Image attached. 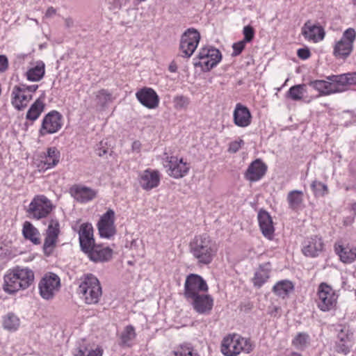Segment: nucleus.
<instances>
[{
    "mask_svg": "<svg viewBox=\"0 0 356 356\" xmlns=\"http://www.w3.org/2000/svg\"><path fill=\"white\" fill-rule=\"evenodd\" d=\"M70 193L77 202L81 203L92 200L97 195L96 191L81 185H74L70 188Z\"/></svg>",
    "mask_w": 356,
    "mask_h": 356,
    "instance_id": "24",
    "label": "nucleus"
},
{
    "mask_svg": "<svg viewBox=\"0 0 356 356\" xmlns=\"http://www.w3.org/2000/svg\"><path fill=\"white\" fill-rule=\"evenodd\" d=\"M318 306L321 311H329L335 306L337 297L330 286L321 283L318 286Z\"/></svg>",
    "mask_w": 356,
    "mask_h": 356,
    "instance_id": "14",
    "label": "nucleus"
},
{
    "mask_svg": "<svg viewBox=\"0 0 356 356\" xmlns=\"http://www.w3.org/2000/svg\"><path fill=\"white\" fill-rule=\"evenodd\" d=\"M243 33L244 35L243 41L245 43L250 42L253 40L254 36V31L251 26H245L243 28Z\"/></svg>",
    "mask_w": 356,
    "mask_h": 356,
    "instance_id": "48",
    "label": "nucleus"
},
{
    "mask_svg": "<svg viewBox=\"0 0 356 356\" xmlns=\"http://www.w3.org/2000/svg\"><path fill=\"white\" fill-rule=\"evenodd\" d=\"M56 13V10L52 7L50 6L47 8L46 13H45V17L47 18L52 17L54 15H55Z\"/></svg>",
    "mask_w": 356,
    "mask_h": 356,
    "instance_id": "55",
    "label": "nucleus"
},
{
    "mask_svg": "<svg viewBox=\"0 0 356 356\" xmlns=\"http://www.w3.org/2000/svg\"><path fill=\"white\" fill-rule=\"evenodd\" d=\"M51 202L44 195H36L28 209L29 214L37 220L46 218L52 211Z\"/></svg>",
    "mask_w": 356,
    "mask_h": 356,
    "instance_id": "12",
    "label": "nucleus"
},
{
    "mask_svg": "<svg viewBox=\"0 0 356 356\" xmlns=\"http://www.w3.org/2000/svg\"><path fill=\"white\" fill-rule=\"evenodd\" d=\"M188 302L192 305L193 309L199 314L209 315L213 307V298L209 294L202 293Z\"/></svg>",
    "mask_w": 356,
    "mask_h": 356,
    "instance_id": "18",
    "label": "nucleus"
},
{
    "mask_svg": "<svg viewBox=\"0 0 356 356\" xmlns=\"http://www.w3.org/2000/svg\"><path fill=\"white\" fill-rule=\"evenodd\" d=\"M352 1L354 5H356V0H353Z\"/></svg>",
    "mask_w": 356,
    "mask_h": 356,
    "instance_id": "61",
    "label": "nucleus"
},
{
    "mask_svg": "<svg viewBox=\"0 0 356 356\" xmlns=\"http://www.w3.org/2000/svg\"><path fill=\"white\" fill-rule=\"evenodd\" d=\"M323 243L321 237L312 236L305 240L302 245V253L307 257H314L323 250Z\"/></svg>",
    "mask_w": 356,
    "mask_h": 356,
    "instance_id": "26",
    "label": "nucleus"
},
{
    "mask_svg": "<svg viewBox=\"0 0 356 356\" xmlns=\"http://www.w3.org/2000/svg\"><path fill=\"white\" fill-rule=\"evenodd\" d=\"M257 217L259 227L263 235L268 239H272L274 235L275 229L271 216L266 211L260 210L258 213Z\"/></svg>",
    "mask_w": 356,
    "mask_h": 356,
    "instance_id": "30",
    "label": "nucleus"
},
{
    "mask_svg": "<svg viewBox=\"0 0 356 356\" xmlns=\"http://www.w3.org/2000/svg\"><path fill=\"white\" fill-rule=\"evenodd\" d=\"M102 348L83 342L74 351V356H102Z\"/></svg>",
    "mask_w": 356,
    "mask_h": 356,
    "instance_id": "31",
    "label": "nucleus"
},
{
    "mask_svg": "<svg viewBox=\"0 0 356 356\" xmlns=\"http://www.w3.org/2000/svg\"><path fill=\"white\" fill-rule=\"evenodd\" d=\"M352 209L356 212V202L353 204Z\"/></svg>",
    "mask_w": 356,
    "mask_h": 356,
    "instance_id": "60",
    "label": "nucleus"
},
{
    "mask_svg": "<svg viewBox=\"0 0 356 356\" xmlns=\"http://www.w3.org/2000/svg\"><path fill=\"white\" fill-rule=\"evenodd\" d=\"M274 309H275V310H277V309H278V308H277V307H275Z\"/></svg>",
    "mask_w": 356,
    "mask_h": 356,
    "instance_id": "62",
    "label": "nucleus"
},
{
    "mask_svg": "<svg viewBox=\"0 0 356 356\" xmlns=\"http://www.w3.org/2000/svg\"><path fill=\"white\" fill-rule=\"evenodd\" d=\"M200 40V33L193 28L188 29L181 37L179 44L181 56L184 58H190L195 51Z\"/></svg>",
    "mask_w": 356,
    "mask_h": 356,
    "instance_id": "8",
    "label": "nucleus"
},
{
    "mask_svg": "<svg viewBox=\"0 0 356 356\" xmlns=\"http://www.w3.org/2000/svg\"><path fill=\"white\" fill-rule=\"evenodd\" d=\"M268 263L260 265L254 273L252 282L254 286L260 288L269 278L270 269Z\"/></svg>",
    "mask_w": 356,
    "mask_h": 356,
    "instance_id": "32",
    "label": "nucleus"
},
{
    "mask_svg": "<svg viewBox=\"0 0 356 356\" xmlns=\"http://www.w3.org/2000/svg\"><path fill=\"white\" fill-rule=\"evenodd\" d=\"M341 92L347 91L351 86H356V72L337 74Z\"/></svg>",
    "mask_w": 356,
    "mask_h": 356,
    "instance_id": "35",
    "label": "nucleus"
},
{
    "mask_svg": "<svg viewBox=\"0 0 356 356\" xmlns=\"http://www.w3.org/2000/svg\"><path fill=\"white\" fill-rule=\"evenodd\" d=\"M293 283L287 280L277 282L273 287V291L279 297L286 298L293 291Z\"/></svg>",
    "mask_w": 356,
    "mask_h": 356,
    "instance_id": "37",
    "label": "nucleus"
},
{
    "mask_svg": "<svg viewBox=\"0 0 356 356\" xmlns=\"http://www.w3.org/2000/svg\"><path fill=\"white\" fill-rule=\"evenodd\" d=\"M60 287V277L53 273L45 274L38 284L40 295L45 300L52 299L59 291Z\"/></svg>",
    "mask_w": 356,
    "mask_h": 356,
    "instance_id": "10",
    "label": "nucleus"
},
{
    "mask_svg": "<svg viewBox=\"0 0 356 356\" xmlns=\"http://www.w3.org/2000/svg\"><path fill=\"white\" fill-rule=\"evenodd\" d=\"M95 152L99 156H103L107 153V149L102 147V142H101L99 147L95 149Z\"/></svg>",
    "mask_w": 356,
    "mask_h": 356,
    "instance_id": "54",
    "label": "nucleus"
},
{
    "mask_svg": "<svg viewBox=\"0 0 356 356\" xmlns=\"http://www.w3.org/2000/svg\"><path fill=\"white\" fill-rule=\"evenodd\" d=\"M245 46V42H243V40L239 41L236 43H234L232 45L233 52H232V55L233 56H238L242 52V51L244 49Z\"/></svg>",
    "mask_w": 356,
    "mask_h": 356,
    "instance_id": "49",
    "label": "nucleus"
},
{
    "mask_svg": "<svg viewBox=\"0 0 356 356\" xmlns=\"http://www.w3.org/2000/svg\"><path fill=\"white\" fill-rule=\"evenodd\" d=\"M79 239L81 250L84 252H87L95 243L93 238V228L90 223H83L81 225L79 230Z\"/></svg>",
    "mask_w": 356,
    "mask_h": 356,
    "instance_id": "21",
    "label": "nucleus"
},
{
    "mask_svg": "<svg viewBox=\"0 0 356 356\" xmlns=\"http://www.w3.org/2000/svg\"><path fill=\"white\" fill-rule=\"evenodd\" d=\"M8 67V60L6 56L0 55V72H5Z\"/></svg>",
    "mask_w": 356,
    "mask_h": 356,
    "instance_id": "52",
    "label": "nucleus"
},
{
    "mask_svg": "<svg viewBox=\"0 0 356 356\" xmlns=\"http://www.w3.org/2000/svg\"><path fill=\"white\" fill-rule=\"evenodd\" d=\"M34 281V273L28 268L16 267L4 276L3 289L12 294L29 288Z\"/></svg>",
    "mask_w": 356,
    "mask_h": 356,
    "instance_id": "2",
    "label": "nucleus"
},
{
    "mask_svg": "<svg viewBox=\"0 0 356 356\" xmlns=\"http://www.w3.org/2000/svg\"><path fill=\"white\" fill-rule=\"evenodd\" d=\"M309 85L318 91L321 95H329L341 92L339 86L338 85L337 75L327 76L326 80L310 81Z\"/></svg>",
    "mask_w": 356,
    "mask_h": 356,
    "instance_id": "15",
    "label": "nucleus"
},
{
    "mask_svg": "<svg viewBox=\"0 0 356 356\" xmlns=\"http://www.w3.org/2000/svg\"><path fill=\"white\" fill-rule=\"evenodd\" d=\"M60 152L56 147H50L40 155V162L38 165L40 171H46L54 168L60 161Z\"/></svg>",
    "mask_w": 356,
    "mask_h": 356,
    "instance_id": "19",
    "label": "nucleus"
},
{
    "mask_svg": "<svg viewBox=\"0 0 356 356\" xmlns=\"http://www.w3.org/2000/svg\"><path fill=\"white\" fill-rule=\"evenodd\" d=\"M208 285L206 281L197 274H190L186 277L184 283V297L187 300H191L201 293L208 291Z\"/></svg>",
    "mask_w": 356,
    "mask_h": 356,
    "instance_id": "9",
    "label": "nucleus"
},
{
    "mask_svg": "<svg viewBox=\"0 0 356 356\" xmlns=\"http://www.w3.org/2000/svg\"><path fill=\"white\" fill-rule=\"evenodd\" d=\"M62 115L56 111H51L42 119L39 134L44 136L47 134H53L58 132L62 127Z\"/></svg>",
    "mask_w": 356,
    "mask_h": 356,
    "instance_id": "13",
    "label": "nucleus"
},
{
    "mask_svg": "<svg viewBox=\"0 0 356 356\" xmlns=\"http://www.w3.org/2000/svg\"><path fill=\"white\" fill-rule=\"evenodd\" d=\"M356 39V31L353 28L347 29L341 39L333 47V55L337 59L346 60L353 51V44Z\"/></svg>",
    "mask_w": 356,
    "mask_h": 356,
    "instance_id": "5",
    "label": "nucleus"
},
{
    "mask_svg": "<svg viewBox=\"0 0 356 356\" xmlns=\"http://www.w3.org/2000/svg\"><path fill=\"white\" fill-rule=\"evenodd\" d=\"M11 96L12 104L18 111L24 109L32 99L31 94H27L26 90L17 86L13 88Z\"/></svg>",
    "mask_w": 356,
    "mask_h": 356,
    "instance_id": "29",
    "label": "nucleus"
},
{
    "mask_svg": "<svg viewBox=\"0 0 356 356\" xmlns=\"http://www.w3.org/2000/svg\"><path fill=\"white\" fill-rule=\"evenodd\" d=\"M234 124L239 127H246L251 123L252 115L248 108L241 103L236 105L233 113Z\"/></svg>",
    "mask_w": 356,
    "mask_h": 356,
    "instance_id": "28",
    "label": "nucleus"
},
{
    "mask_svg": "<svg viewBox=\"0 0 356 356\" xmlns=\"http://www.w3.org/2000/svg\"><path fill=\"white\" fill-rule=\"evenodd\" d=\"M38 88V85H31V86H29L23 85L21 86V88L23 89L24 90H26L27 94H31V95L37 90Z\"/></svg>",
    "mask_w": 356,
    "mask_h": 356,
    "instance_id": "53",
    "label": "nucleus"
},
{
    "mask_svg": "<svg viewBox=\"0 0 356 356\" xmlns=\"http://www.w3.org/2000/svg\"><path fill=\"white\" fill-rule=\"evenodd\" d=\"M136 97L139 102L147 108L153 109L159 106V97L151 88H143L138 90Z\"/></svg>",
    "mask_w": 356,
    "mask_h": 356,
    "instance_id": "22",
    "label": "nucleus"
},
{
    "mask_svg": "<svg viewBox=\"0 0 356 356\" xmlns=\"http://www.w3.org/2000/svg\"><path fill=\"white\" fill-rule=\"evenodd\" d=\"M64 21L67 28H72L74 26V20L72 17H66L64 19Z\"/></svg>",
    "mask_w": 356,
    "mask_h": 356,
    "instance_id": "57",
    "label": "nucleus"
},
{
    "mask_svg": "<svg viewBox=\"0 0 356 356\" xmlns=\"http://www.w3.org/2000/svg\"><path fill=\"white\" fill-rule=\"evenodd\" d=\"M85 254L94 262H105L111 259L113 250L108 247L95 244Z\"/></svg>",
    "mask_w": 356,
    "mask_h": 356,
    "instance_id": "23",
    "label": "nucleus"
},
{
    "mask_svg": "<svg viewBox=\"0 0 356 356\" xmlns=\"http://www.w3.org/2000/svg\"><path fill=\"white\" fill-rule=\"evenodd\" d=\"M305 92V85L298 84L291 87L286 95L294 101H299L302 99Z\"/></svg>",
    "mask_w": 356,
    "mask_h": 356,
    "instance_id": "44",
    "label": "nucleus"
},
{
    "mask_svg": "<svg viewBox=\"0 0 356 356\" xmlns=\"http://www.w3.org/2000/svg\"><path fill=\"white\" fill-rule=\"evenodd\" d=\"M160 175L159 171L152 169L144 170L140 175L139 184L146 191L152 190L159 186Z\"/></svg>",
    "mask_w": 356,
    "mask_h": 356,
    "instance_id": "25",
    "label": "nucleus"
},
{
    "mask_svg": "<svg viewBox=\"0 0 356 356\" xmlns=\"http://www.w3.org/2000/svg\"><path fill=\"white\" fill-rule=\"evenodd\" d=\"M114 222L115 212L112 209H108L101 216L97 223L98 231L102 238H111L116 234Z\"/></svg>",
    "mask_w": 356,
    "mask_h": 356,
    "instance_id": "16",
    "label": "nucleus"
},
{
    "mask_svg": "<svg viewBox=\"0 0 356 356\" xmlns=\"http://www.w3.org/2000/svg\"><path fill=\"white\" fill-rule=\"evenodd\" d=\"M175 356H200L197 350L189 344L179 346L175 351Z\"/></svg>",
    "mask_w": 356,
    "mask_h": 356,
    "instance_id": "45",
    "label": "nucleus"
},
{
    "mask_svg": "<svg viewBox=\"0 0 356 356\" xmlns=\"http://www.w3.org/2000/svg\"><path fill=\"white\" fill-rule=\"evenodd\" d=\"M44 104L40 99H38L29 108L26 118L32 122L36 120L44 110Z\"/></svg>",
    "mask_w": 356,
    "mask_h": 356,
    "instance_id": "39",
    "label": "nucleus"
},
{
    "mask_svg": "<svg viewBox=\"0 0 356 356\" xmlns=\"http://www.w3.org/2000/svg\"><path fill=\"white\" fill-rule=\"evenodd\" d=\"M334 250L340 257V260L345 264H350L356 259V248H350L341 245H335Z\"/></svg>",
    "mask_w": 356,
    "mask_h": 356,
    "instance_id": "34",
    "label": "nucleus"
},
{
    "mask_svg": "<svg viewBox=\"0 0 356 356\" xmlns=\"http://www.w3.org/2000/svg\"><path fill=\"white\" fill-rule=\"evenodd\" d=\"M141 147V143L138 140H135L133 142L131 148L133 151H136L137 152H140Z\"/></svg>",
    "mask_w": 356,
    "mask_h": 356,
    "instance_id": "56",
    "label": "nucleus"
},
{
    "mask_svg": "<svg viewBox=\"0 0 356 356\" xmlns=\"http://www.w3.org/2000/svg\"><path fill=\"white\" fill-rule=\"evenodd\" d=\"M163 166L167 168L168 175L175 179L184 177L189 170V165L183 161L182 159H179L177 156H169L164 153L163 157Z\"/></svg>",
    "mask_w": 356,
    "mask_h": 356,
    "instance_id": "11",
    "label": "nucleus"
},
{
    "mask_svg": "<svg viewBox=\"0 0 356 356\" xmlns=\"http://www.w3.org/2000/svg\"><path fill=\"white\" fill-rule=\"evenodd\" d=\"M20 325V320L17 315L10 312L3 316V327L10 332L16 331Z\"/></svg>",
    "mask_w": 356,
    "mask_h": 356,
    "instance_id": "40",
    "label": "nucleus"
},
{
    "mask_svg": "<svg viewBox=\"0 0 356 356\" xmlns=\"http://www.w3.org/2000/svg\"><path fill=\"white\" fill-rule=\"evenodd\" d=\"M297 55L300 58L305 60L310 57L311 53L307 48H301L298 50Z\"/></svg>",
    "mask_w": 356,
    "mask_h": 356,
    "instance_id": "51",
    "label": "nucleus"
},
{
    "mask_svg": "<svg viewBox=\"0 0 356 356\" xmlns=\"http://www.w3.org/2000/svg\"><path fill=\"white\" fill-rule=\"evenodd\" d=\"M177 70V66L176 65L175 63L172 62L170 63V65H169V70L171 72H175Z\"/></svg>",
    "mask_w": 356,
    "mask_h": 356,
    "instance_id": "58",
    "label": "nucleus"
},
{
    "mask_svg": "<svg viewBox=\"0 0 356 356\" xmlns=\"http://www.w3.org/2000/svg\"><path fill=\"white\" fill-rule=\"evenodd\" d=\"M135 329L132 325H127L121 334V345L130 347L132 345V341L136 337Z\"/></svg>",
    "mask_w": 356,
    "mask_h": 356,
    "instance_id": "42",
    "label": "nucleus"
},
{
    "mask_svg": "<svg viewBox=\"0 0 356 356\" xmlns=\"http://www.w3.org/2000/svg\"><path fill=\"white\" fill-rule=\"evenodd\" d=\"M289 208L292 211L300 209L304 201V193L302 191L293 190L288 193L286 196Z\"/></svg>",
    "mask_w": 356,
    "mask_h": 356,
    "instance_id": "33",
    "label": "nucleus"
},
{
    "mask_svg": "<svg viewBox=\"0 0 356 356\" xmlns=\"http://www.w3.org/2000/svg\"><path fill=\"white\" fill-rule=\"evenodd\" d=\"M252 350L250 339L233 334L225 337L221 344V352L225 356H236L241 352L249 353Z\"/></svg>",
    "mask_w": 356,
    "mask_h": 356,
    "instance_id": "4",
    "label": "nucleus"
},
{
    "mask_svg": "<svg viewBox=\"0 0 356 356\" xmlns=\"http://www.w3.org/2000/svg\"><path fill=\"white\" fill-rule=\"evenodd\" d=\"M97 106L104 108L113 101L112 94L106 89H101L95 93Z\"/></svg>",
    "mask_w": 356,
    "mask_h": 356,
    "instance_id": "41",
    "label": "nucleus"
},
{
    "mask_svg": "<svg viewBox=\"0 0 356 356\" xmlns=\"http://www.w3.org/2000/svg\"><path fill=\"white\" fill-rule=\"evenodd\" d=\"M291 356H302V355H301V354H300V353H295V352H294V353H292L291 354Z\"/></svg>",
    "mask_w": 356,
    "mask_h": 356,
    "instance_id": "59",
    "label": "nucleus"
},
{
    "mask_svg": "<svg viewBox=\"0 0 356 356\" xmlns=\"http://www.w3.org/2000/svg\"><path fill=\"white\" fill-rule=\"evenodd\" d=\"M243 143H244V142L243 140L232 142L229 144V152H232V153H236V152H238L239 150V149L241 147V145H243Z\"/></svg>",
    "mask_w": 356,
    "mask_h": 356,
    "instance_id": "50",
    "label": "nucleus"
},
{
    "mask_svg": "<svg viewBox=\"0 0 356 356\" xmlns=\"http://www.w3.org/2000/svg\"><path fill=\"white\" fill-rule=\"evenodd\" d=\"M310 337L306 332H299L292 340V345L298 350H304L309 343Z\"/></svg>",
    "mask_w": 356,
    "mask_h": 356,
    "instance_id": "43",
    "label": "nucleus"
},
{
    "mask_svg": "<svg viewBox=\"0 0 356 356\" xmlns=\"http://www.w3.org/2000/svg\"><path fill=\"white\" fill-rule=\"evenodd\" d=\"M189 97L184 95H177L173 99L174 107L177 111L186 110L190 105Z\"/></svg>",
    "mask_w": 356,
    "mask_h": 356,
    "instance_id": "47",
    "label": "nucleus"
},
{
    "mask_svg": "<svg viewBox=\"0 0 356 356\" xmlns=\"http://www.w3.org/2000/svg\"><path fill=\"white\" fill-rule=\"evenodd\" d=\"M77 292L81 298L88 305L98 303L102 295L99 281L92 274L86 275L81 279Z\"/></svg>",
    "mask_w": 356,
    "mask_h": 356,
    "instance_id": "3",
    "label": "nucleus"
},
{
    "mask_svg": "<svg viewBox=\"0 0 356 356\" xmlns=\"http://www.w3.org/2000/svg\"><path fill=\"white\" fill-rule=\"evenodd\" d=\"M337 333L335 350L339 353L348 354L354 344V333L349 325L338 324L335 325Z\"/></svg>",
    "mask_w": 356,
    "mask_h": 356,
    "instance_id": "7",
    "label": "nucleus"
},
{
    "mask_svg": "<svg viewBox=\"0 0 356 356\" xmlns=\"http://www.w3.org/2000/svg\"><path fill=\"white\" fill-rule=\"evenodd\" d=\"M45 72V65L43 61L38 60L35 63V65L31 67L26 73V78L29 81H38L41 80Z\"/></svg>",
    "mask_w": 356,
    "mask_h": 356,
    "instance_id": "36",
    "label": "nucleus"
},
{
    "mask_svg": "<svg viewBox=\"0 0 356 356\" xmlns=\"http://www.w3.org/2000/svg\"><path fill=\"white\" fill-rule=\"evenodd\" d=\"M268 167L260 159L253 161L244 173V177L250 182L260 180L266 173Z\"/></svg>",
    "mask_w": 356,
    "mask_h": 356,
    "instance_id": "20",
    "label": "nucleus"
},
{
    "mask_svg": "<svg viewBox=\"0 0 356 356\" xmlns=\"http://www.w3.org/2000/svg\"><path fill=\"white\" fill-rule=\"evenodd\" d=\"M222 59L220 51L213 47L202 48L197 55V58H194L193 65L196 67H200L204 72H208L214 67Z\"/></svg>",
    "mask_w": 356,
    "mask_h": 356,
    "instance_id": "6",
    "label": "nucleus"
},
{
    "mask_svg": "<svg viewBox=\"0 0 356 356\" xmlns=\"http://www.w3.org/2000/svg\"><path fill=\"white\" fill-rule=\"evenodd\" d=\"M302 33L306 39L314 42L323 40L325 34L321 26L313 24L310 21L305 22L302 28Z\"/></svg>",
    "mask_w": 356,
    "mask_h": 356,
    "instance_id": "27",
    "label": "nucleus"
},
{
    "mask_svg": "<svg viewBox=\"0 0 356 356\" xmlns=\"http://www.w3.org/2000/svg\"><path fill=\"white\" fill-rule=\"evenodd\" d=\"M60 233V225L57 220L51 219L46 231V236L43 244L45 255H50L55 247Z\"/></svg>",
    "mask_w": 356,
    "mask_h": 356,
    "instance_id": "17",
    "label": "nucleus"
},
{
    "mask_svg": "<svg viewBox=\"0 0 356 356\" xmlns=\"http://www.w3.org/2000/svg\"><path fill=\"white\" fill-rule=\"evenodd\" d=\"M22 233L24 238L30 240L33 244L40 243V232L31 222L26 221L24 223Z\"/></svg>",
    "mask_w": 356,
    "mask_h": 356,
    "instance_id": "38",
    "label": "nucleus"
},
{
    "mask_svg": "<svg viewBox=\"0 0 356 356\" xmlns=\"http://www.w3.org/2000/svg\"><path fill=\"white\" fill-rule=\"evenodd\" d=\"M311 188L315 196L324 197L329 192L328 187L325 184L316 180L312 181Z\"/></svg>",
    "mask_w": 356,
    "mask_h": 356,
    "instance_id": "46",
    "label": "nucleus"
},
{
    "mask_svg": "<svg viewBox=\"0 0 356 356\" xmlns=\"http://www.w3.org/2000/svg\"><path fill=\"white\" fill-rule=\"evenodd\" d=\"M189 250L198 264L211 263L216 252V243L207 234L195 236L189 243Z\"/></svg>",
    "mask_w": 356,
    "mask_h": 356,
    "instance_id": "1",
    "label": "nucleus"
}]
</instances>
